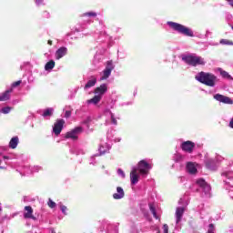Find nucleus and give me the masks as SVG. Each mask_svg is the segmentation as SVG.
I'll return each instance as SVG.
<instances>
[{
	"label": "nucleus",
	"instance_id": "37",
	"mask_svg": "<svg viewBox=\"0 0 233 233\" xmlns=\"http://www.w3.org/2000/svg\"><path fill=\"white\" fill-rule=\"evenodd\" d=\"M118 174H120L122 177H125V172L122 171V169H118Z\"/></svg>",
	"mask_w": 233,
	"mask_h": 233
},
{
	"label": "nucleus",
	"instance_id": "15",
	"mask_svg": "<svg viewBox=\"0 0 233 233\" xmlns=\"http://www.w3.org/2000/svg\"><path fill=\"white\" fill-rule=\"evenodd\" d=\"M116 191L117 193L113 195L114 199H122V198H125V191L121 187H117Z\"/></svg>",
	"mask_w": 233,
	"mask_h": 233
},
{
	"label": "nucleus",
	"instance_id": "7",
	"mask_svg": "<svg viewBox=\"0 0 233 233\" xmlns=\"http://www.w3.org/2000/svg\"><path fill=\"white\" fill-rule=\"evenodd\" d=\"M181 148L184 152L192 154V152H194V148H196V144L190 140H187L181 144Z\"/></svg>",
	"mask_w": 233,
	"mask_h": 233
},
{
	"label": "nucleus",
	"instance_id": "34",
	"mask_svg": "<svg viewBox=\"0 0 233 233\" xmlns=\"http://www.w3.org/2000/svg\"><path fill=\"white\" fill-rule=\"evenodd\" d=\"M111 121L113 125H117V120L116 119V117H114V115H111Z\"/></svg>",
	"mask_w": 233,
	"mask_h": 233
},
{
	"label": "nucleus",
	"instance_id": "19",
	"mask_svg": "<svg viewBox=\"0 0 233 233\" xmlns=\"http://www.w3.org/2000/svg\"><path fill=\"white\" fill-rule=\"evenodd\" d=\"M106 90H108V87L106 84H103L95 89V94H100V96H103Z\"/></svg>",
	"mask_w": 233,
	"mask_h": 233
},
{
	"label": "nucleus",
	"instance_id": "21",
	"mask_svg": "<svg viewBox=\"0 0 233 233\" xmlns=\"http://www.w3.org/2000/svg\"><path fill=\"white\" fill-rule=\"evenodd\" d=\"M13 90L9 89L6 90L5 92L2 93L0 95V101H8L10 99V94H12Z\"/></svg>",
	"mask_w": 233,
	"mask_h": 233
},
{
	"label": "nucleus",
	"instance_id": "20",
	"mask_svg": "<svg viewBox=\"0 0 233 233\" xmlns=\"http://www.w3.org/2000/svg\"><path fill=\"white\" fill-rule=\"evenodd\" d=\"M148 207H149L150 212L153 215V218H155V219H158L159 221H161V218L157 216V212L156 211V206H154V204L152 203H149Z\"/></svg>",
	"mask_w": 233,
	"mask_h": 233
},
{
	"label": "nucleus",
	"instance_id": "30",
	"mask_svg": "<svg viewBox=\"0 0 233 233\" xmlns=\"http://www.w3.org/2000/svg\"><path fill=\"white\" fill-rule=\"evenodd\" d=\"M216 228H214V224H209L208 233H215Z\"/></svg>",
	"mask_w": 233,
	"mask_h": 233
},
{
	"label": "nucleus",
	"instance_id": "40",
	"mask_svg": "<svg viewBox=\"0 0 233 233\" xmlns=\"http://www.w3.org/2000/svg\"><path fill=\"white\" fill-rule=\"evenodd\" d=\"M47 45H49L50 46H52V45H53L52 40H48V41H47Z\"/></svg>",
	"mask_w": 233,
	"mask_h": 233
},
{
	"label": "nucleus",
	"instance_id": "14",
	"mask_svg": "<svg viewBox=\"0 0 233 233\" xmlns=\"http://www.w3.org/2000/svg\"><path fill=\"white\" fill-rule=\"evenodd\" d=\"M184 214H185V208L183 207L177 208L176 209L177 223H179V221H181Z\"/></svg>",
	"mask_w": 233,
	"mask_h": 233
},
{
	"label": "nucleus",
	"instance_id": "24",
	"mask_svg": "<svg viewBox=\"0 0 233 233\" xmlns=\"http://www.w3.org/2000/svg\"><path fill=\"white\" fill-rule=\"evenodd\" d=\"M56 66V62L54 60H50L49 62H47L45 66V70L48 71V70H52L54 69V67Z\"/></svg>",
	"mask_w": 233,
	"mask_h": 233
},
{
	"label": "nucleus",
	"instance_id": "18",
	"mask_svg": "<svg viewBox=\"0 0 233 233\" xmlns=\"http://www.w3.org/2000/svg\"><path fill=\"white\" fill-rule=\"evenodd\" d=\"M96 83H97V78H96V76H91V79L88 80L85 86V90L92 88V86H96Z\"/></svg>",
	"mask_w": 233,
	"mask_h": 233
},
{
	"label": "nucleus",
	"instance_id": "44",
	"mask_svg": "<svg viewBox=\"0 0 233 233\" xmlns=\"http://www.w3.org/2000/svg\"><path fill=\"white\" fill-rule=\"evenodd\" d=\"M231 28H232V30H233V26H232Z\"/></svg>",
	"mask_w": 233,
	"mask_h": 233
},
{
	"label": "nucleus",
	"instance_id": "9",
	"mask_svg": "<svg viewBox=\"0 0 233 233\" xmlns=\"http://www.w3.org/2000/svg\"><path fill=\"white\" fill-rule=\"evenodd\" d=\"M63 127H65V120L57 119L53 127L54 134L59 136V134H61L63 131Z\"/></svg>",
	"mask_w": 233,
	"mask_h": 233
},
{
	"label": "nucleus",
	"instance_id": "22",
	"mask_svg": "<svg viewBox=\"0 0 233 233\" xmlns=\"http://www.w3.org/2000/svg\"><path fill=\"white\" fill-rule=\"evenodd\" d=\"M206 167L209 170H214V167H216V160H214L212 158L206 160Z\"/></svg>",
	"mask_w": 233,
	"mask_h": 233
},
{
	"label": "nucleus",
	"instance_id": "28",
	"mask_svg": "<svg viewBox=\"0 0 233 233\" xmlns=\"http://www.w3.org/2000/svg\"><path fill=\"white\" fill-rule=\"evenodd\" d=\"M84 15L87 17H96L97 14L96 12H87L84 13Z\"/></svg>",
	"mask_w": 233,
	"mask_h": 233
},
{
	"label": "nucleus",
	"instance_id": "27",
	"mask_svg": "<svg viewBox=\"0 0 233 233\" xmlns=\"http://www.w3.org/2000/svg\"><path fill=\"white\" fill-rule=\"evenodd\" d=\"M220 45H228V46H232L233 42L228 40V39H221L220 40Z\"/></svg>",
	"mask_w": 233,
	"mask_h": 233
},
{
	"label": "nucleus",
	"instance_id": "5",
	"mask_svg": "<svg viewBox=\"0 0 233 233\" xmlns=\"http://www.w3.org/2000/svg\"><path fill=\"white\" fill-rule=\"evenodd\" d=\"M152 168V166L147 162V160H141L138 162V171L143 176H147L148 171Z\"/></svg>",
	"mask_w": 233,
	"mask_h": 233
},
{
	"label": "nucleus",
	"instance_id": "13",
	"mask_svg": "<svg viewBox=\"0 0 233 233\" xmlns=\"http://www.w3.org/2000/svg\"><path fill=\"white\" fill-rule=\"evenodd\" d=\"M130 179L132 185H136L139 181V175H137V168H133L130 172Z\"/></svg>",
	"mask_w": 233,
	"mask_h": 233
},
{
	"label": "nucleus",
	"instance_id": "25",
	"mask_svg": "<svg viewBox=\"0 0 233 233\" xmlns=\"http://www.w3.org/2000/svg\"><path fill=\"white\" fill-rule=\"evenodd\" d=\"M219 72H220V76H222V77H224L225 79H233L231 76L228 75V72L218 68Z\"/></svg>",
	"mask_w": 233,
	"mask_h": 233
},
{
	"label": "nucleus",
	"instance_id": "36",
	"mask_svg": "<svg viewBox=\"0 0 233 233\" xmlns=\"http://www.w3.org/2000/svg\"><path fill=\"white\" fill-rule=\"evenodd\" d=\"M60 208H61L63 214H66V210H67L66 206H61Z\"/></svg>",
	"mask_w": 233,
	"mask_h": 233
},
{
	"label": "nucleus",
	"instance_id": "23",
	"mask_svg": "<svg viewBox=\"0 0 233 233\" xmlns=\"http://www.w3.org/2000/svg\"><path fill=\"white\" fill-rule=\"evenodd\" d=\"M99 101H101V96L96 95L93 98L87 100V104L88 105H97V103H99Z\"/></svg>",
	"mask_w": 233,
	"mask_h": 233
},
{
	"label": "nucleus",
	"instance_id": "10",
	"mask_svg": "<svg viewBox=\"0 0 233 233\" xmlns=\"http://www.w3.org/2000/svg\"><path fill=\"white\" fill-rule=\"evenodd\" d=\"M25 212L24 213V218H25V219H33L34 221H35V219H37V218L34 216V209L32 208V207H30V206H25Z\"/></svg>",
	"mask_w": 233,
	"mask_h": 233
},
{
	"label": "nucleus",
	"instance_id": "43",
	"mask_svg": "<svg viewBox=\"0 0 233 233\" xmlns=\"http://www.w3.org/2000/svg\"><path fill=\"white\" fill-rule=\"evenodd\" d=\"M2 161L0 160V165H1Z\"/></svg>",
	"mask_w": 233,
	"mask_h": 233
},
{
	"label": "nucleus",
	"instance_id": "35",
	"mask_svg": "<svg viewBox=\"0 0 233 233\" xmlns=\"http://www.w3.org/2000/svg\"><path fill=\"white\" fill-rule=\"evenodd\" d=\"M163 230H164V233H168V225L164 224Z\"/></svg>",
	"mask_w": 233,
	"mask_h": 233
},
{
	"label": "nucleus",
	"instance_id": "33",
	"mask_svg": "<svg viewBox=\"0 0 233 233\" xmlns=\"http://www.w3.org/2000/svg\"><path fill=\"white\" fill-rule=\"evenodd\" d=\"M70 116H72V111H66V113H65V117H66V119H68V117H70Z\"/></svg>",
	"mask_w": 233,
	"mask_h": 233
},
{
	"label": "nucleus",
	"instance_id": "8",
	"mask_svg": "<svg viewBox=\"0 0 233 233\" xmlns=\"http://www.w3.org/2000/svg\"><path fill=\"white\" fill-rule=\"evenodd\" d=\"M214 99H216V101H218L219 103H223L224 105H233L232 98L221 94L214 95Z\"/></svg>",
	"mask_w": 233,
	"mask_h": 233
},
{
	"label": "nucleus",
	"instance_id": "45",
	"mask_svg": "<svg viewBox=\"0 0 233 233\" xmlns=\"http://www.w3.org/2000/svg\"><path fill=\"white\" fill-rule=\"evenodd\" d=\"M157 233H160L159 231Z\"/></svg>",
	"mask_w": 233,
	"mask_h": 233
},
{
	"label": "nucleus",
	"instance_id": "26",
	"mask_svg": "<svg viewBox=\"0 0 233 233\" xmlns=\"http://www.w3.org/2000/svg\"><path fill=\"white\" fill-rule=\"evenodd\" d=\"M52 114H54V108H47L44 111L43 116L48 117V116H52Z\"/></svg>",
	"mask_w": 233,
	"mask_h": 233
},
{
	"label": "nucleus",
	"instance_id": "11",
	"mask_svg": "<svg viewBox=\"0 0 233 233\" xmlns=\"http://www.w3.org/2000/svg\"><path fill=\"white\" fill-rule=\"evenodd\" d=\"M66 54H68V49L65 46H62L56 50V52L55 54L56 59H57V60L63 59V57H65V56H66Z\"/></svg>",
	"mask_w": 233,
	"mask_h": 233
},
{
	"label": "nucleus",
	"instance_id": "2",
	"mask_svg": "<svg viewBox=\"0 0 233 233\" xmlns=\"http://www.w3.org/2000/svg\"><path fill=\"white\" fill-rule=\"evenodd\" d=\"M168 26L175 30V32H178V34H182L183 35H187V37H194V32L190 30V28L177 24L176 22H167Z\"/></svg>",
	"mask_w": 233,
	"mask_h": 233
},
{
	"label": "nucleus",
	"instance_id": "42",
	"mask_svg": "<svg viewBox=\"0 0 233 233\" xmlns=\"http://www.w3.org/2000/svg\"><path fill=\"white\" fill-rule=\"evenodd\" d=\"M3 210V208H0V211Z\"/></svg>",
	"mask_w": 233,
	"mask_h": 233
},
{
	"label": "nucleus",
	"instance_id": "16",
	"mask_svg": "<svg viewBox=\"0 0 233 233\" xmlns=\"http://www.w3.org/2000/svg\"><path fill=\"white\" fill-rule=\"evenodd\" d=\"M17 145H19V137H12L9 142V148H12L14 150L17 148Z\"/></svg>",
	"mask_w": 233,
	"mask_h": 233
},
{
	"label": "nucleus",
	"instance_id": "38",
	"mask_svg": "<svg viewBox=\"0 0 233 233\" xmlns=\"http://www.w3.org/2000/svg\"><path fill=\"white\" fill-rule=\"evenodd\" d=\"M90 121H92V118L90 116H88L86 120H85V123L86 124H88L90 123Z\"/></svg>",
	"mask_w": 233,
	"mask_h": 233
},
{
	"label": "nucleus",
	"instance_id": "1",
	"mask_svg": "<svg viewBox=\"0 0 233 233\" xmlns=\"http://www.w3.org/2000/svg\"><path fill=\"white\" fill-rule=\"evenodd\" d=\"M195 79L202 85H206V86H216V83H218V76L212 73L207 72H199Z\"/></svg>",
	"mask_w": 233,
	"mask_h": 233
},
{
	"label": "nucleus",
	"instance_id": "4",
	"mask_svg": "<svg viewBox=\"0 0 233 233\" xmlns=\"http://www.w3.org/2000/svg\"><path fill=\"white\" fill-rule=\"evenodd\" d=\"M112 70H114V63L112 61H107L106 68L102 72V76L100 77V81H105L110 77L112 74Z\"/></svg>",
	"mask_w": 233,
	"mask_h": 233
},
{
	"label": "nucleus",
	"instance_id": "41",
	"mask_svg": "<svg viewBox=\"0 0 233 233\" xmlns=\"http://www.w3.org/2000/svg\"><path fill=\"white\" fill-rule=\"evenodd\" d=\"M4 159H9V157L6 156H4Z\"/></svg>",
	"mask_w": 233,
	"mask_h": 233
},
{
	"label": "nucleus",
	"instance_id": "3",
	"mask_svg": "<svg viewBox=\"0 0 233 233\" xmlns=\"http://www.w3.org/2000/svg\"><path fill=\"white\" fill-rule=\"evenodd\" d=\"M187 65L190 66H198V65H205V60L201 56H187L182 58Z\"/></svg>",
	"mask_w": 233,
	"mask_h": 233
},
{
	"label": "nucleus",
	"instance_id": "17",
	"mask_svg": "<svg viewBox=\"0 0 233 233\" xmlns=\"http://www.w3.org/2000/svg\"><path fill=\"white\" fill-rule=\"evenodd\" d=\"M187 170L189 174H198V168H196V166L192 162L187 164Z\"/></svg>",
	"mask_w": 233,
	"mask_h": 233
},
{
	"label": "nucleus",
	"instance_id": "12",
	"mask_svg": "<svg viewBox=\"0 0 233 233\" xmlns=\"http://www.w3.org/2000/svg\"><path fill=\"white\" fill-rule=\"evenodd\" d=\"M197 185H198V187H200V188H203V190H205V192H210V185L208 183H207V181H205V179L203 178H199L198 180H197Z\"/></svg>",
	"mask_w": 233,
	"mask_h": 233
},
{
	"label": "nucleus",
	"instance_id": "29",
	"mask_svg": "<svg viewBox=\"0 0 233 233\" xmlns=\"http://www.w3.org/2000/svg\"><path fill=\"white\" fill-rule=\"evenodd\" d=\"M47 205L49 208H56V202H54L51 198H49Z\"/></svg>",
	"mask_w": 233,
	"mask_h": 233
},
{
	"label": "nucleus",
	"instance_id": "31",
	"mask_svg": "<svg viewBox=\"0 0 233 233\" xmlns=\"http://www.w3.org/2000/svg\"><path fill=\"white\" fill-rule=\"evenodd\" d=\"M10 110H12V107H10V106H5V107L2 108L3 114H10Z\"/></svg>",
	"mask_w": 233,
	"mask_h": 233
},
{
	"label": "nucleus",
	"instance_id": "39",
	"mask_svg": "<svg viewBox=\"0 0 233 233\" xmlns=\"http://www.w3.org/2000/svg\"><path fill=\"white\" fill-rule=\"evenodd\" d=\"M228 1V3H229V5H230V6H232L233 7V0H227Z\"/></svg>",
	"mask_w": 233,
	"mask_h": 233
},
{
	"label": "nucleus",
	"instance_id": "32",
	"mask_svg": "<svg viewBox=\"0 0 233 233\" xmlns=\"http://www.w3.org/2000/svg\"><path fill=\"white\" fill-rule=\"evenodd\" d=\"M21 83H22L21 80H18V81H16V82H14V83L12 84L13 88H15L16 86H19V85H21Z\"/></svg>",
	"mask_w": 233,
	"mask_h": 233
},
{
	"label": "nucleus",
	"instance_id": "6",
	"mask_svg": "<svg viewBox=\"0 0 233 233\" xmlns=\"http://www.w3.org/2000/svg\"><path fill=\"white\" fill-rule=\"evenodd\" d=\"M81 132H83V127H77L67 132L65 137L66 139H73L74 141H76L77 139V134H81Z\"/></svg>",
	"mask_w": 233,
	"mask_h": 233
}]
</instances>
